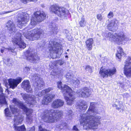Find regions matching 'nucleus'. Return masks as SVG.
<instances>
[{
	"label": "nucleus",
	"instance_id": "1",
	"mask_svg": "<svg viewBox=\"0 0 131 131\" xmlns=\"http://www.w3.org/2000/svg\"><path fill=\"white\" fill-rule=\"evenodd\" d=\"M94 102L91 103L86 114L81 115L80 124L83 126L84 129L94 131L97 128L98 125L100 124L101 117L92 115L88 116L93 113L94 114L98 113V111L94 108Z\"/></svg>",
	"mask_w": 131,
	"mask_h": 131
},
{
	"label": "nucleus",
	"instance_id": "2",
	"mask_svg": "<svg viewBox=\"0 0 131 131\" xmlns=\"http://www.w3.org/2000/svg\"><path fill=\"white\" fill-rule=\"evenodd\" d=\"M37 21L34 17L31 20L30 24L23 30V35L26 38L32 40L34 39H38L41 35L44 34L42 29L39 28H36L30 30H29L33 28L36 25Z\"/></svg>",
	"mask_w": 131,
	"mask_h": 131
},
{
	"label": "nucleus",
	"instance_id": "3",
	"mask_svg": "<svg viewBox=\"0 0 131 131\" xmlns=\"http://www.w3.org/2000/svg\"><path fill=\"white\" fill-rule=\"evenodd\" d=\"M63 114V112L61 111L53 110H45L42 115V119L46 123H53L62 116Z\"/></svg>",
	"mask_w": 131,
	"mask_h": 131
},
{
	"label": "nucleus",
	"instance_id": "4",
	"mask_svg": "<svg viewBox=\"0 0 131 131\" xmlns=\"http://www.w3.org/2000/svg\"><path fill=\"white\" fill-rule=\"evenodd\" d=\"M57 84L58 88L61 89L63 93L67 104L71 105L73 104L74 100L75 98L74 92L67 85H65L63 87L62 86V83L60 81L58 82Z\"/></svg>",
	"mask_w": 131,
	"mask_h": 131
},
{
	"label": "nucleus",
	"instance_id": "5",
	"mask_svg": "<svg viewBox=\"0 0 131 131\" xmlns=\"http://www.w3.org/2000/svg\"><path fill=\"white\" fill-rule=\"evenodd\" d=\"M106 37L110 40L115 41L118 45L122 44V41L124 40H129L128 38L122 32L114 33L109 32L107 34Z\"/></svg>",
	"mask_w": 131,
	"mask_h": 131
},
{
	"label": "nucleus",
	"instance_id": "6",
	"mask_svg": "<svg viewBox=\"0 0 131 131\" xmlns=\"http://www.w3.org/2000/svg\"><path fill=\"white\" fill-rule=\"evenodd\" d=\"M13 102L16 106H17L23 109L26 113V120L28 123H31L32 121V113L33 111L31 109H28L22 103L17 99L14 98L13 100Z\"/></svg>",
	"mask_w": 131,
	"mask_h": 131
},
{
	"label": "nucleus",
	"instance_id": "7",
	"mask_svg": "<svg viewBox=\"0 0 131 131\" xmlns=\"http://www.w3.org/2000/svg\"><path fill=\"white\" fill-rule=\"evenodd\" d=\"M50 10L63 19L67 17L68 11L63 7H59L56 5H53L50 8Z\"/></svg>",
	"mask_w": 131,
	"mask_h": 131
},
{
	"label": "nucleus",
	"instance_id": "8",
	"mask_svg": "<svg viewBox=\"0 0 131 131\" xmlns=\"http://www.w3.org/2000/svg\"><path fill=\"white\" fill-rule=\"evenodd\" d=\"M29 17L28 15L26 13H22L18 14V26L19 27L25 25L29 20Z\"/></svg>",
	"mask_w": 131,
	"mask_h": 131
},
{
	"label": "nucleus",
	"instance_id": "9",
	"mask_svg": "<svg viewBox=\"0 0 131 131\" xmlns=\"http://www.w3.org/2000/svg\"><path fill=\"white\" fill-rule=\"evenodd\" d=\"M21 37V34L17 32L15 37L13 39L12 42L13 43L18 46L19 48H24L26 45L22 40Z\"/></svg>",
	"mask_w": 131,
	"mask_h": 131
},
{
	"label": "nucleus",
	"instance_id": "10",
	"mask_svg": "<svg viewBox=\"0 0 131 131\" xmlns=\"http://www.w3.org/2000/svg\"><path fill=\"white\" fill-rule=\"evenodd\" d=\"M124 73L127 77L131 76V58H128L124 65Z\"/></svg>",
	"mask_w": 131,
	"mask_h": 131
},
{
	"label": "nucleus",
	"instance_id": "11",
	"mask_svg": "<svg viewBox=\"0 0 131 131\" xmlns=\"http://www.w3.org/2000/svg\"><path fill=\"white\" fill-rule=\"evenodd\" d=\"M108 23L107 26V29L110 31H115L118 29V21L116 19L111 20H108Z\"/></svg>",
	"mask_w": 131,
	"mask_h": 131
},
{
	"label": "nucleus",
	"instance_id": "12",
	"mask_svg": "<svg viewBox=\"0 0 131 131\" xmlns=\"http://www.w3.org/2000/svg\"><path fill=\"white\" fill-rule=\"evenodd\" d=\"M21 95L23 99L26 101L27 103L30 104L34 105L36 103V98L34 95H28L23 93H21Z\"/></svg>",
	"mask_w": 131,
	"mask_h": 131
},
{
	"label": "nucleus",
	"instance_id": "13",
	"mask_svg": "<svg viewBox=\"0 0 131 131\" xmlns=\"http://www.w3.org/2000/svg\"><path fill=\"white\" fill-rule=\"evenodd\" d=\"M60 45L56 42H54L52 45H50L48 48L50 55L52 56L53 54H57L60 49Z\"/></svg>",
	"mask_w": 131,
	"mask_h": 131
},
{
	"label": "nucleus",
	"instance_id": "14",
	"mask_svg": "<svg viewBox=\"0 0 131 131\" xmlns=\"http://www.w3.org/2000/svg\"><path fill=\"white\" fill-rule=\"evenodd\" d=\"M76 93L78 95L83 97H89L90 94V90L86 87L78 90Z\"/></svg>",
	"mask_w": 131,
	"mask_h": 131
},
{
	"label": "nucleus",
	"instance_id": "15",
	"mask_svg": "<svg viewBox=\"0 0 131 131\" xmlns=\"http://www.w3.org/2000/svg\"><path fill=\"white\" fill-rule=\"evenodd\" d=\"M34 17L38 22H40L46 18V15L44 12L37 11L34 13Z\"/></svg>",
	"mask_w": 131,
	"mask_h": 131
},
{
	"label": "nucleus",
	"instance_id": "16",
	"mask_svg": "<svg viewBox=\"0 0 131 131\" xmlns=\"http://www.w3.org/2000/svg\"><path fill=\"white\" fill-rule=\"evenodd\" d=\"M21 79L19 78L16 79H10L8 80V82L10 88L14 89L17 87V85L21 82Z\"/></svg>",
	"mask_w": 131,
	"mask_h": 131
},
{
	"label": "nucleus",
	"instance_id": "17",
	"mask_svg": "<svg viewBox=\"0 0 131 131\" xmlns=\"http://www.w3.org/2000/svg\"><path fill=\"white\" fill-rule=\"evenodd\" d=\"M32 79L35 80L36 82L35 85L36 86V88L38 89H41L42 88L44 85V82L42 81L40 79V78L37 75H34Z\"/></svg>",
	"mask_w": 131,
	"mask_h": 131
},
{
	"label": "nucleus",
	"instance_id": "18",
	"mask_svg": "<svg viewBox=\"0 0 131 131\" xmlns=\"http://www.w3.org/2000/svg\"><path fill=\"white\" fill-rule=\"evenodd\" d=\"M21 86L24 89L28 92L31 93L32 89L28 80L24 81L22 83Z\"/></svg>",
	"mask_w": 131,
	"mask_h": 131
},
{
	"label": "nucleus",
	"instance_id": "19",
	"mask_svg": "<svg viewBox=\"0 0 131 131\" xmlns=\"http://www.w3.org/2000/svg\"><path fill=\"white\" fill-rule=\"evenodd\" d=\"M55 96V95L53 93L47 94L44 97L43 100L42 101V104L45 105L47 104Z\"/></svg>",
	"mask_w": 131,
	"mask_h": 131
},
{
	"label": "nucleus",
	"instance_id": "20",
	"mask_svg": "<svg viewBox=\"0 0 131 131\" xmlns=\"http://www.w3.org/2000/svg\"><path fill=\"white\" fill-rule=\"evenodd\" d=\"M64 104L63 101L61 100H56L52 103L51 107L53 108H60L63 106Z\"/></svg>",
	"mask_w": 131,
	"mask_h": 131
},
{
	"label": "nucleus",
	"instance_id": "21",
	"mask_svg": "<svg viewBox=\"0 0 131 131\" xmlns=\"http://www.w3.org/2000/svg\"><path fill=\"white\" fill-rule=\"evenodd\" d=\"M27 59L31 62L36 63L40 60V58L37 55L30 53L27 57Z\"/></svg>",
	"mask_w": 131,
	"mask_h": 131
},
{
	"label": "nucleus",
	"instance_id": "22",
	"mask_svg": "<svg viewBox=\"0 0 131 131\" xmlns=\"http://www.w3.org/2000/svg\"><path fill=\"white\" fill-rule=\"evenodd\" d=\"M24 119V116L20 115L14 116V125H17L20 124L23 121Z\"/></svg>",
	"mask_w": 131,
	"mask_h": 131
},
{
	"label": "nucleus",
	"instance_id": "23",
	"mask_svg": "<svg viewBox=\"0 0 131 131\" xmlns=\"http://www.w3.org/2000/svg\"><path fill=\"white\" fill-rule=\"evenodd\" d=\"M6 26L7 27L8 29L11 33H13L16 30L15 25L12 21H8L6 24Z\"/></svg>",
	"mask_w": 131,
	"mask_h": 131
},
{
	"label": "nucleus",
	"instance_id": "24",
	"mask_svg": "<svg viewBox=\"0 0 131 131\" xmlns=\"http://www.w3.org/2000/svg\"><path fill=\"white\" fill-rule=\"evenodd\" d=\"M93 42V40L92 38H90L86 41L85 42L86 46L89 50H90L92 49V45Z\"/></svg>",
	"mask_w": 131,
	"mask_h": 131
},
{
	"label": "nucleus",
	"instance_id": "25",
	"mask_svg": "<svg viewBox=\"0 0 131 131\" xmlns=\"http://www.w3.org/2000/svg\"><path fill=\"white\" fill-rule=\"evenodd\" d=\"M78 108L82 110H86L87 108L86 102L84 101L81 102L78 105Z\"/></svg>",
	"mask_w": 131,
	"mask_h": 131
},
{
	"label": "nucleus",
	"instance_id": "26",
	"mask_svg": "<svg viewBox=\"0 0 131 131\" xmlns=\"http://www.w3.org/2000/svg\"><path fill=\"white\" fill-rule=\"evenodd\" d=\"M67 124L66 123L61 121L57 125L56 127L59 129H62L67 128Z\"/></svg>",
	"mask_w": 131,
	"mask_h": 131
},
{
	"label": "nucleus",
	"instance_id": "27",
	"mask_svg": "<svg viewBox=\"0 0 131 131\" xmlns=\"http://www.w3.org/2000/svg\"><path fill=\"white\" fill-rule=\"evenodd\" d=\"M117 51L118 53L116 54V56L118 59H121L122 57L124 55L125 53L123 52L122 49L120 47H118Z\"/></svg>",
	"mask_w": 131,
	"mask_h": 131
},
{
	"label": "nucleus",
	"instance_id": "28",
	"mask_svg": "<svg viewBox=\"0 0 131 131\" xmlns=\"http://www.w3.org/2000/svg\"><path fill=\"white\" fill-rule=\"evenodd\" d=\"M99 74L103 78L107 77L108 76L107 70L103 69L101 68L100 69Z\"/></svg>",
	"mask_w": 131,
	"mask_h": 131
},
{
	"label": "nucleus",
	"instance_id": "29",
	"mask_svg": "<svg viewBox=\"0 0 131 131\" xmlns=\"http://www.w3.org/2000/svg\"><path fill=\"white\" fill-rule=\"evenodd\" d=\"M50 28H51V34H57L59 30L58 27L54 24H53L52 26H51Z\"/></svg>",
	"mask_w": 131,
	"mask_h": 131
},
{
	"label": "nucleus",
	"instance_id": "30",
	"mask_svg": "<svg viewBox=\"0 0 131 131\" xmlns=\"http://www.w3.org/2000/svg\"><path fill=\"white\" fill-rule=\"evenodd\" d=\"M86 22L83 16L81 18L79 22V24L81 27H84L86 25Z\"/></svg>",
	"mask_w": 131,
	"mask_h": 131
},
{
	"label": "nucleus",
	"instance_id": "31",
	"mask_svg": "<svg viewBox=\"0 0 131 131\" xmlns=\"http://www.w3.org/2000/svg\"><path fill=\"white\" fill-rule=\"evenodd\" d=\"M14 128L16 131H26V129L24 125L21 126H17L16 125H14Z\"/></svg>",
	"mask_w": 131,
	"mask_h": 131
},
{
	"label": "nucleus",
	"instance_id": "32",
	"mask_svg": "<svg viewBox=\"0 0 131 131\" xmlns=\"http://www.w3.org/2000/svg\"><path fill=\"white\" fill-rule=\"evenodd\" d=\"M7 104V102L3 94L0 95V105L2 104Z\"/></svg>",
	"mask_w": 131,
	"mask_h": 131
},
{
	"label": "nucleus",
	"instance_id": "33",
	"mask_svg": "<svg viewBox=\"0 0 131 131\" xmlns=\"http://www.w3.org/2000/svg\"><path fill=\"white\" fill-rule=\"evenodd\" d=\"M10 110L13 114H15L18 112V110L16 107H15V106L12 105H10Z\"/></svg>",
	"mask_w": 131,
	"mask_h": 131
},
{
	"label": "nucleus",
	"instance_id": "34",
	"mask_svg": "<svg viewBox=\"0 0 131 131\" xmlns=\"http://www.w3.org/2000/svg\"><path fill=\"white\" fill-rule=\"evenodd\" d=\"M108 76H110L114 74L116 72V69L114 68L112 69H108L107 70Z\"/></svg>",
	"mask_w": 131,
	"mask_h": 131
},
{
	"label": "nucleus",
	"instance_id": "35",
	"mask_svg": "<svg viewBox=\"0 0 131 131\" xmlns=\"http://www.w3.org/2000/svg\"><path fill=\"white\" fill-rule=\"evenodd\" d=\"M71 83H72L74 85H77L79 84L80 83V81L77 78L74 77L73 78H71Z\"/></svg>",
	"mask_w": 131,
	"mask_h": 131
},
{
	"label": "nucleus",
	"instance_id": "36",
	"mask_svg": "<svg viewBox=\"0 0 131 131\" xmlns=\"http://www.w3.org/2000/svg\"><path fill=\"white\" fill-rule=\"evenodd\" d=\"M73 115V113L72 110H69L67 111V113H66L67 116L70 119L72 118V117Z\"/></svg>",
	"mask_w": 131,
	"mask_h": 131
},
{
	"label": "nucleus",
	"instance_id": "37",
	"mask_svg": "<svg viewBox=\"0 0 131 131\" xmlns=\"http://www.w3.org/2000/svg\"><path fill=\"white\" fill-rule=\"evenodd\" d=\"M35 95L37 96V97H41L42 95L44 94L43 92H42V91L41 92H40L38 91H35Z\"/></svg>",
	"mask_w": 131,
	"mask_h": 131
},
{
	"label": "nucleus",
	"instance_id": "38",
	"mask_svg": "<svg viewBox=\"0 0 131 131\" xmlns=\"http://www.w3.org/2000/svg\"><path fill=\"white\" fill-rule=\"evenodd\" d=\"M5 115L6 116L8 117H10L12 116V114L10 112H9L8 108H6L5 110Z\"/></svg>",
	"mask_w": 131,
	"mask_h": 131
},
{
	"label": "nucleus",
	"instance_id": "39",
	"mask_svg": "<svg viewBox=\"0 0 131 131\" xmlns=\"http://www.w3.org/2000/svg\"><path fill=\"white\" fill-rule=\"evenodd\" d=\"M96 18L97 20L100 21L103 19V17L101 14H98L96 15Z\"/></svg>",
	"mask_w": 131,
	"mask_h": 131
},
{
	"label": "nucleus",
	"instance_id": "40",
	"mask_svg": "<svg viewBox=\"0 0 131 131\" xmlns=\"http://www.w3.org/2000/svg\"><path fill=\"white\" fill-rule=\"evenodd\" d=\"M53 88H48L42 91V92H43L44 93L46 94L47 93L51 90H53Z\"/></svg>",
	"mask_w": 131,
	"mask_h": 131
},
{
	"label": "nucleus",
	"instance_id": "41",
	"mask_svg": "<svg viewBox=\"0 0 131 131\" xmlns=\"http://www.w3.org/2000/svg\"><path fill=\"white\" fill-rule=\"evenodd\" d=\"M85 69L86 71H88L89 72L91 73L92 71V69L90 66L88 65L86 66Z\"/></svg>",
	"mask_w": 131,
	"mask_h": 131
},
{
	"label": "nucleus",
	"instance_id": "42",
	"mask_svg": "<svg viewBox=\"0 0 131 131\" xmlns=\"http://www.w3.org/2000/svg\"><path fill=\"white\" fill-rule=\"evenodd\" d=\"M66 77L67 78L70 79L71 80V78H73L74 77L73 75L69 73H67L66 74Z\"/></svg>",
	"mask_w": 131,
	"mask_h": 131
},
{
	"label": "nucleus",
	"instance_id": "43",
	"mask_svg": "<svg viewBox=\"0 0 131 131\" xmlns=\"http://www.w3.org/2000/svg\"><path fill=\"white\" fill-rule=\"evenodd\" d=\"M114 16L113 13L110 12L107 15V17L108 18H110Z\"/></svg>",
	"mask_w": 131,
	"mask_h": 131
},
{
	"label": "nucleus",
	"instance_id": "44",
	"mask_svg": "<svg viewBox=\"0 0 131 131\" xmlns=\"http://www.w3.org/2000/svg\"><path fill=\"white\" fill-rule=\"evenodd\" d=\"M24 4H26L29 2L33 1L35 0H20Z\"/></svg>",
	"mask_w": 131,
	"mask_h": 131
},
{
	"label": "nucleus",
	"instance_id": "45",
	"mask_svg": "<svg viewBox=\"0 0 131 131\" xmlns=\"http://www.w3.org/2000/svg\"><path fill=\"white\" fill-rule=\"evenodd\" d=\"M119 106L116 107V109L117 110H119L121 109L122 111H123L124 109L123 108V106L122 104H119Z\"/></svg>",
	"mask_w": 131,
	"mask_h": 131
},
{
	"label": "nucleus",
	"instance_id": "46",
	"mask_svg": "<svg viewBox=\"0 0 131 131\" xmlns=\"http://www.w3.org/2000/svg\"><path fill=\"white\" fill-rule=\"evenodd\" d=\"M12 11H9L7 12H5V11H4L3 12H2L1 13H0V15H2V14H7L8 13H9L10 12H12Z\"/></svg>",
	"mask_w": 131,
	"mask_h": 131
},
{
	"label": "nucleus",
	"instance_id": "47",
	"mask_svg": "<svg viewBox=\"0 0 131 131\" xmlns=\"http://www.w3.org/2000/svg\"><path fill=\"white\" fill-rule=\"evenodd\" d=\"M35 127L34 126L30 128H28V131H35Z\"/></svg>",
	"mask_w": 131,
	"mask_h": 131
},
{
	"label": "nucleus",
	"instance_id": "48",
	"mask_svg": "<svg viewBox=\"0 0 131 131\" xmlns=\"http://www.w3.org/2000/svg\"><path fill=\"white\" fill-rule=\"evenodd\" d=\"M73 130H76V131H77L78 130V129L77 128V127L75 126H74L73 128Z\"/></svg>",
	"mask_w": 131,
	"mask_h": 131
},
{
	"label": "nucleus",
	"instance_id": "49",
	"mask_svg": "<svg viewBox=\"0 0 131 131\" xmlns=\"http://www.w3.org/2000/svg\"><path fill=\"white\" fill-rule=\"evenodd\" d=\"M64 62L63 61H61V62L60 63V65H62L63 64V63Z\"/></svg>",
	"mask_w": 131,
	"mask_h": 131
},
{
	"label": "nucleus",
	"instance_id": "50",
	"mask_svg": "<svg viewBox=\"0 0 131 131\" xmlns=\"http://www.w3.org/2000/svg\"><path fill=\"white\" fill-rule=\"evenodd\" d=\"M4 48V49H7L8 50H11V48L10 47H9V48Z\"/></svg>",
	"mask_w": 131,
	"mask_h": 131
},
{
	"label": "nucleus",
	"instance_id": "51",
	"mask_svg": "<svg viewBox=\"0 0 131 131\" xmlns=\"http://www.w3.org/2000/svg\"><path fill=\"white\" fill-rule=\"evenodd\" d=\"M113 106L114 107H117V106L116 104H114L113 105Z\"/></svg>",
	"mask_w": 131,
	"mask_h": 131
},
{
	"label": "nucleus",
	"instance_id": "52",
	"mask_svg": "<svg viewBox=\"0 0 131 131\" xmlns=\"http://www.w3.org/2000/svg\"><path fill=\"white\" fill-rule=\"evenodd\" d=\"M4 49H1V52L2 53H3L4 52Z\"/></svg>",
	"mask_w": 131,
	"mask_h": 131
},
{
	"label": "nucleus",
	"instance_id": "53",
	"mask_svg": "<svg viewBox=\"0 0 131 131\" xmlns=\"http://www.w3.org/2000/svg\"><path fill=\"white\" fill-rule=\"evenodd\" d=\"M41 6L42 7H45V6L43 5H41Z\"/></svg>",
	"mask_w": 131,
	"mask_h": 131
},
{
	"label": "nucleus",
	"instance_id": "54",
	"mask_svg": "<svg viewBox=\"0 0 131 131\" xmlns=\"http://www.w3.org/2000/svg\"><path fill=\"white\" fill-rule=\"evenodd\" d=\"M9 60V59H7V62H8Z\"/></svg>",
	"mask_w": 131,
	"mask_h": 131
},
{
	"label": "nucleus",
	"instance_id": "55",
	"mask_svg": "<svg viewBox=\"0 0 131 131\" xmlns=\"http://www.w3.org/2000/svg\"><path fill=\"white\" fill-rule=\"evenodd\" d=\"M118 1H122L123 0H117Z\"/></svg>",
	"mask_w": 131,
	"mask_h": 131
},
{
	"label": "nucleus",
	"instance_id": "56",
	"mask_svg": "<svg viewBox=\"0 0 131 131\" xmlns=\"http://www.w3.org/2000/svg\"><path fill=\"white\" fill-rule=\"evenodd\" d=\"M51 43H52V44L51 45H50H50H52L53 44V43H52V42H51Z\"/></svg>",
	"mask_w": 131,
	"mask_h": 131
},
{
	"label": "nucleus",
	"instance_id": "57",
	"mask_svg": "<svg viewBox=\"0 0 131 131\" xmlns=\"http://www.w3.org/2000/svg\"><path fill=\"white\" fill-rule=\"evenodd\" d=\"M8 64V65L9 66H11V65H11H11H10V64Z\"/></svg>",
	"mask_w": 131,
	"mask_h": 131
},
{
	"label": "nucleus",
	"instance_id": "58",
	"mask_svg": "<svg viewBox=\"0 0 131 131\" xmlns=\"http://www.w3.org/2000/svg\"><path fill=\"white\" fill-rule=\"evenodd\" d=\"M56 58V57H53V58Z\"/></svg>",
	"mask_w": 131,
	"mask_h": 131
},
{
	"label": "nucleus",
	"instance_id": "59",
	"mask_svg": "<svg viewBox=\"0 0 131 131\" xmlns=\"http://www.w3.org/2000/svg\"><path fill=\"white\" fill-rule=\"evenodd\" d=\"M66 57H68V56H66Z\"/></svg>",
	"mask_w": 131,
	"mask_h": 131
},
{
	"label": "nucleus",
	"instance_id": "60",
	"mask_svg": "<svg viewBox=\"0 0 131 131\" xmlns=\"http://www.w3.org/2000/svg\"><path fill=\"white\" fill-rule=\"evenodd\" d=\"M0 37H1V35H0Z\"/></svg>",
	"mask_w": 131,
	"mask_h": 131
}]
</instances>
